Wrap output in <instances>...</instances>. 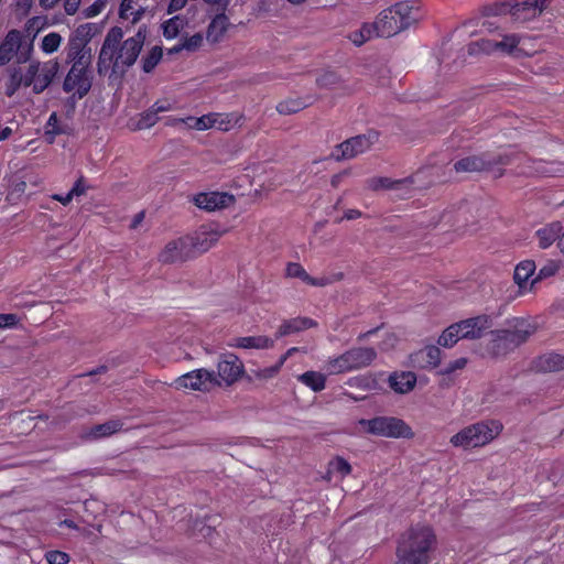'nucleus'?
<instances>
[{
	"label": "nucleus",
	"instance_id": "obj_1",
	"mask_svg": "<svg viewBox=\"0 0 564 564\" xmlns=\"http://www.w3.org/2000/svg\"><path fill=\"white\" fill-rule=\"evenodd\" d=\"M147 36L145 26H140L138 32L127 40L123 39V31L119 26L111 28L101 45L97 72L100 76L106 75L111 68L112 73H126L135 62L143 47Z\"/></svg>",
	"mask_w": 564,
	"mask_h": 564
},
{
	"label": "nucleus",
	"instance_id": "obj_2",
	"mask_svg": "<svg viewBox=\"0 0 564 564\" xmlns=\"http://www.w3.org/2000/svg\"><path fill=\"white\" fill-rule=\"evenodd\" d=\"M435 546L436 536L430 527H413L399 541L398 561L402 564H430Z\"/></svg>",
	"mask_w": 564,
	"mask_h": 564
},
{
	"label": "nucleus",
	"instance_id": "obj_3",
	"mask_svg": "<svg viewBox=\"0 0 564 564\" xmlns=\"http://www.w3.org/2000/svg\"><path fill=\"white\" fill-rule=\"evenodd\" d=\"M419 19V9L410 1H402L382 10L377 17V35L390 37L408 29Z\"/></svg>",
	"mask_w": 564,
	"mask_h": 564
},
{
	"label": "nucleus",
	"instance_id": "obj_4",
	"mask_svg": "<svg viewBox=\"0 0 564 564\" xmlns=\"http://www.w3.org/2000/svg\"><path fill=\"white\" fill-rule=\"evenodd\" d=\"M534 333L535 327L531 323L518 319L511 328L490 332L488 350L495 356L505 355L525 343Z\"/></svg>",
	"mask_w": 564,
	"mask_h": 564
},
{
	"label": "nucleus",
	"instance_id": "obj_5",
	"mask_svg": "<svg viewBox=\"0 0 564 564\" xmlns=\"http://www.w3.org/2000/svg\"><path fill=\"white\" fill-rule=\"evenodd\" d=\"M502 430L497 421L478 422L471 424L451 437V444L455 447L471 448L484 446L491 442Z\"/></svg>",
	"mask_w": 564,
	"mask_h": 564
},
{
	"label": "nucleus",
	"instance_id": "obj_6",
	"mask_svg": "<svg viewBox=\"0 0 564 564\" xmlns=\"http://www.w3.org/2000/svg\"><path fill=\"white\" fill-rule=\"evenodd\" d=\"M377 358V351L371 347H354L344 354L329 358L325 369L329 375L350 372L366 368Z\"/></svg>",
	"mask_w": 564,
	"mask_h": 564
},
{
	"label": "nucleus",
	"instance_id": "obj_7",
	"mask_svg": "<svg viewBox=\"0 0 564 564\" xmlns=\"http://www.w3.org/2000/svg\"><path fill=\"white\" fill-rule=\"evenodd\" d=\"M358 425L365 432L380 437L412 438L414 436L412 429L403 420L394 416L361 419L358 421Z\"/></svg>",
	"mask_w": 564,
	"mask_h": 564
},
{
	"label": "nucleus",
	"instance_id": "obj_8",
	"mask_svg": "<svg viewBox=\"0 0 564 564\" xmlns=\"http://www.w3.org/2000/svg\"><path fill=\"white\" fill-rule=\"evenodd\" d=\"M90 24L79 25L69 36L66 46V63L76 65H91L93 54L88 45L91 34Z\"/></svg>",
	"mask_w": 564,
	"mask_h": 564
},
{
	"label": "nucleus",
	"instance_id": "obj_9",
	"mask_svg": "<svg viewBox=\"0 0 564 564\" xmlns=\"http://www.w3.org/2000/svg\"><path fill=\"white\" fill-rule=\"evenodd\" d=\"M91 65H76L70 64V68L66 74L63 82V90L65 93H73L72 98H84L93 86Z\"/></svg>",
	"mask_w": 564,
	"mask_h": 564
},
{
	"label": "nucleus",
	"instance_id": "obj_10",
	"mask_svg": "<svg viewBox=\"0 0 564 564\" xmlns=\"http://www.w3.org/2000/svg\"><path fill=\"white\" fill-rule=\"evenodd\" d=\"M379 133L375 130H370L365 134L352 137L340 144H338L335 151L332 153V158L336 161L350 160L359 154H362L370 150V148L378 142Z\"/></svg>",
	"mask_w": 564,
	"mask_h": 564
},
{
	"label": "nucleus",
	"instance_id": "obj_11",
	"mask_svg": "<svg viewBox=\"0 0 564 564\" xmlns=\"http://www.w3.org/2000/svg\"><path fill=\"white\" fill-rule=\"evenodd\" d=\"M245 372L242 361L235 354L227 352L219 357L217 364L216 381L217 387H230L237 382Z\"/></svg>",
	"mask_w": 564,
	"mask_h": 564
},
{
	"label": "nucleus",
	"instance_id": "obj_12",
	"mask_svg": "<svg viewBox=\"0 0 564 564\" xmlns=\"http://www.w3.org/2000/svg\"><path fill=\"white\" fill-rule=\"evenodd\" d=\"M214 381H216L215 371L200 368L180 376L173 384L178 390L208 391L212 387H215Z\"/></svg>",
	"mask_w": 564,
	"mask_h": 564
},
{
	"label": "nucleus",
	"instance_id": "obj_13",
	"mask_svg": "<svg viewBox=\"0 0 564 564\" xmlns=\"http://www.w3.org/2000/svg\"><path fill=\"white\" fill-rule=\"evenodd\" d=\"M509 163L510 160L508 156L499 155L497 158H489L486 154L471 155L456 161L454 164V170L457 173L482 172L491 169L496 164Z\"/></svg>",
	"mask_w": 564,
	"mask_h": 564
},
{
	"label": "nucleus",
	"instance_id": "obj_14",
	"mask_svg": "<svg viewBox=\"0 0 564 564\" xmlns=\"http://www.w3.org/2000/svg\"><path fill=\"white\" fill-rule=\"evenodd\" d=\"M456 326H459L458 332L463 339H478L492 327V319L484 314L460 321Z\"/></svg>",
	"mask_w": 564,
	"mask_h": 564
},
{
	"label": "nucleus",
	"instance_id": "obj_15",
	"mask_svg": "<svg viewBox=\"0 0 564 564\" xmlns=\"http://www.w3.org/2000/svg\"><path fill=\"white\" fill-rule=\"evenodd\" d=\"M191 257L189 240L186 237H182L166 243L159 254V261L162 263H175L186 261Z\"/></svg>",
	"mask_w": 564,
	"mask_h": 564
},
{
	"label": "nucleus",
	"instance_id": "obj_16",
	"mask_svg": "<svg viewBox=\"0 0 564 564\" xmlns=\"http://www.w3.org/2000/svg\"><path fill=\"white\" fill-rule=\"evenodd\" d=\"M527 37L519 34H505L500 40H495L496 53L501 55L521 58L528 56L529 53L524 50Z\"/></svg>",
	"mask_w": 564,
	"mask_h": 564
},
{
	"label": "nucleus",
	"instance_id": "obj_17",
	"mask_svg": "<svg viewBox=\"0 0 564 564\" xmlns=\"http://www.w3.org/2000/svg\"><path fill=\"white\" fill-rule=\"evenodd\" d=\"M221 232L209 227H202L195 231L192 236L186 238L189 240V250L194 252L203 253L208 251L219 240Z\"/></svg>",
	"mask_w": 564,
	"mask_h": 564
},
{
	"label": "nucleus",
	"instance_id": "obj_18",
	"mask_svg": "<svg viewBox=\"0 0 564 564\" xmlns=\"http://www.w3.org/2000/svg\"><path fill=\"white\" fill-rule=\"evenodd\" d=\"M194 202L197 207L212 212L231 205L235 197L227 193L210 192L198 194Z\"/></svg>",
	"mask_w": 564,
	"mask_h": 564
},
{
	"label": "nucleus",
	"instance_id": "obj_19",
	"mask_svg": "<svg viewBox=\"0 0 564 564\" xmlns=\"http://www.w3.org/2000/svg\"><path fill=\"white\" fill-rule=\"evenodd\" d=\"M410 359L413 367L432 369L441 362V349L434 345H429L412 354Z\"/></svg>",
	"mask_w": 564,
	"mask_h": 564
},
{
	"label": "nucleus",
	"instance_id": "obj_20",
	"mask_svg": "<svg viewBox=\"0 0 564 564\" xmlns=\"http://www.w3.org/2000/svg\"><path fill=\"white\" fill-rule=\"evenodd\" d=\"M550 2L551 0H528L517 4L513 8L512 14L520 21L533 20L542 14Z\"/></svg>",
	"mask_w": 564,
	"mask_h": 564
},
{
	"label": "nucleus",
	"instance_id": "obj_21",
	"mask_svg": "<svg viewBox=\"0 0 564 564\" xmlns=\"http://www.w3.org/2000/svg\"><path fill=\"white\" fill-rule=\"evenodd\" d=\"M22 35L18 30H11L0 44V66H4L12 61L21 47Z\"/></svg>",
	"mask_w": 564,
	"mask_h": 564
},
{
	"label": "nucleus",
	"instance_id": "obj_22",
	"mask_svg": "<svg viewBox=\"0 0 564 564\" xmlns=\"http://www.w3.org/2000/svg\"><path fill=\"white\" fill-rule=\"evenodd\" d=\"M228 346L241 349H269L274 346V340L264 335L236 337Z\"/></svg>",
	"mask_w": 564,
	"mask_h": 564
},
{
	"label": "nucleus",
	"instance_id": "obj_23",
	"mask_svg": "<svg viewBox=\"0 0 564 564\" xmlns=\"http://www.w3.org/2000/svg\"><path fill=\"white\" fill-rule=\"evenodd\" d=\"M389 387L397 393L412 391L416 384V376L412 371L393 372L389 377Z\"/></svg>",
	"mask_w": 564,
	"mask_h": 564
},
{
	"label": "nucleus",
	"instance_id": "obj_24",
	"mask_svg": "<svg viewBox=\"0 0 564 564\" xmlns=\"http://www.w3.org/2000/svg\"><path fill=\"white\" fill-rule=\"evenodd\" d=\"M58 63L56 61H48L40 63V72L36 75V83L34 84V94L43 93L53 82L57 72Z\"/></svg>",
	"mask_w": 564,
	"mask_h": 564
},
{
	"label": "nucleus",
	"instance_id": "obj_25",
	"mask_svg": "<svg viewBox=\"0 0 564 564\" xmlns=\"http://www.w3.org/2000/svg\"><path fill=\"white\" fill-rule=\"evenodd\" d=\"M72 128L68 123L58 119L56 112H52L44 126V139L48 144L54 143L55 138L62 134H70Z\"/></svg>",
	"mask_w": 564,
	"mask_h": 564
},
{
	"label": "nucleus",
	"instance_id": "obj_26",
	"mask_svg": "<svg viewBox=\"0 0 564 564\" xmlns=\"http://www.w3.org/2000/svg\"><path fill=\"white\" fill-rule=\"evenodd\" d=\"M530 172L540 176H564V163L557 161L532 160Z\"/></svg>",
	"mask_w": 564,
	"mask_h": 564
},
{
	"label": "nucleus",
	"instance_id": "obj_27",
	"mask_svg": "<svg viewBox=\"0 0 564 564\" xmlns=\"http://www.w3.org/2000/svg\"><path fill=\"white\" fill-rule=\"evenodd\" d=\"M315 325L316 322L308 317H296L284 321L276 332V338L302 332Z\"/></svg>",
	"mask_w": 564,
	"mask_h": 564
},
{
	"label": "nucleus",
	"instance_id": "obj_28",
	"mask_svg": "<svg viewBox=\"0 0 564 564\" xmlns=\"http://www.w3.org/2000/svg\"><path fill=\"white\" fill-rule=\"evenodd\" d=\"M145 13V7L135 0H122L119 15L123 20H130L132 24L139 22Z\"/></svg>",
	"mask_w": 564,
	"mask_h": 564
},
{
	"label": "nucleus",
	"instance_id": "obj_29",
	"mask_svg": "<svg viewBox=\"0 0 564 564\" xmlns=\"http://www.w3.org/2000/svg\"><path fill=\"white\" fill-rule=\"evenodd\" d=\"M229 26V20L225 13L217 14L208 25L207 40L210 42H218L226 33Z\"/></svg>",
	"mask_w": 564,
	"mask_h": 564
},
{
	"label": "nucleus",
	"instance_id": "obj_30",
	"mask_svg": "<svg viewBox=\"0 0 564 564\" xmlns=\"http://www.w3.org/2000/svg\"><path fill=\"white\" fill-rule=\"evenodd\" d=\"M562 226L560 223H552L536 231L539 246L543 249L550 247L555 240L560 239Z\"/></svg>",
	"mask_w": 564,
	"mask_h": 564
},
{
	"label": "nucleus",
	"instance_id": "obj_31",
	"mask_svg": "<svg viewBox=\"0 0 564 564\" xmlns=\"http://www.w3.org/2000/svg\"><path fill=\"white\" fill-rule=\"evenodd\" d=\"M536 368L540 371H560L564 369V356L560 354H546L541 356L536 361Z\"/></svg>",
	"mask_w": 564,
	"mask_h": 564
},
{
	"label": "nucleus",
	"instance_id": "obj_32",
	"mask_svg": "<svg viewBox=\"0 0 564 564\" xmlns=\"http://www.w3.org/2000/svg\"><path fill=\"white\" fill-rule=\"evenodd\" d=\"M219 119H220V115L209 113V115H204L199 118L188 117L186 120L180 119L177 121L182 122V123H186L191 128H194L196 130L203 131V130H207V129L216 127Z\"/></svg>",
	"mask_w": 564,
	"mask_h": 564
},
{
	"label": "nucleus",
	"instance_id": "obj_33",
	"mask_svg": "<svg viewBox=\"0 0 564 564\" xmlns=\"http://www.w3.org/2000/svg\"><path fill=\"white\" fill-rule=\"evenodd\" d=\"M366 184L367 187L372 191H378L380 188L397 189L404 185L412 184V181L410 178L391 180L388 177H371L367 180Z\"/></svg>",
	"mask_w": 564,
	"mask_h": 564
},
{
	"label": "nucleus",
	"instance_id": "obj_34",
	"mask_svg": "<svg viewBox=\"0 0 564 564\" xmlns=\"http://www.w3.org/2000/svg\"><path fill=\"white\" fill-rule=\"evenodd\" d=\"M535 271V263L532 260H524L520 262L514 269V282L520 288H525L530 278Z\"/></svg>",
	"mask_w": 564,
	"mask_h": 564
},
{
	"label": "nucleus",
	"instance_id": "obj_35",
	"mask_svg": "<svg viewBox=\"0 0 564 564\" xmlns=\"http://www.w3.org/2000/svg\"><path fill=\"white\" fill-rule=\"evenodd\" d=\"M297 380L311 388L314 392H319L325 389L326 377L317 371H306L297 377Z\"/></svg>",
	"mask_w": 564,
	"mask_h": 564
},
{
	"label": "nucleus",
	"instance_id": "obj_36",
	"mask_svg": "<svg viewBox=\"0 0 564 564\" xmlns=\"http://www.w3.org/2000/svg\"><path fill=\"white\" fill-rule=\"evenodd\" d=\"M312 102H307L305 99L296 97V98H288L285 100L280 101L276 105V111L280 115L289 116L296 113L304 108L308 107Z\"/></svg>",
	"mask_w": 564,
	"mask_h": 564
},
{
	"label": "nucleus",
	"instance_id": "obj_37",
	"mask_svg": "<svg viewBox=\"0 0 564 564\" xmlns=\"http://www.w3.org/2000/svg\"><path fill=\"white\" fill-rule=\"evenodd\" d=\"M122 429V423L118 420L108 421L98 424L90 430L89 436L94 440L110 436Z\"/></svg>",
	"mask_w": 564,
	"mask_h": 564
},
{
	"label": "nucleus",
	"instance_id": "obj_38",
	"mask_svg": "<svg viewBox=\"0 0 564 564\" xmlns=\"http://www.w3.org/2000/svg\"><path fill=\"white\" fill-rule=\"evenodd\" d=\"M467 53L470 56H477L480 54H485V55L496 54L495 40L480 39L478 41L471 42L467 46Z\"/></svg>",
	"mask_w": 564,
	"mask_h": 564
},
{
	"label": "nucleus",
	"instance_id": "obj_39",
	"mask_svg": "<svg viewBox=\"0 0 564 564\" xmlns=\"http://www.w3.org/2000/svg\"><path fill=\"white\" fill-rule=\"evenodd\" d=\"M456 323L448 326L442 335L438 337L437 344L442 347L451 348L453 347L459 339H463Z\"/></svg>",
	"mask_w": 564,
	"mask_h": 564
},
{
	"label": "nucleus",
	"instance_id": "obj_40",
	"mask_svg": "<svg viewBox=\"0 0 564 564\" xmlns=\"http://www.w3.org/2000/svg\"><path fill=\"white\" fill-rule=\"evenodd\" d=\"M163 52L160 46L152 47L142 58V69L144 73H151L162 59Z\"/></svg>",
	"mask_w": 564,
	"mask_h": 564
},
{
	"label": "nucleus",
	"instance_id": "obj_41",
	"mask_svg": "<svg viewBox=\"0 0 564 564\" xmlns=\"http://www.w3.org/2000/svg\"><path fill=\"white\" fill-rule=\"evenodd\" d=\"M63 37L56 32H51L42 39L41 50L46 54L56 52L62 44Z\"/></svg>",
	"mask_w": 564,
	"mask_h": 564
},
{
	"label": "nucleus",
	"instance_id": "obj_42",
	"mask_svg": "<svg viewBox=\"0 0 564 564\" xmlns=\"http://www.w3.org/2000/svg\"><path fill=\"white\" fill-rule=\"evenodd\" d=\"M158 115L159 113L152 107H150L148 110L140 113L135 122V129L143 130L153 127L159 120Z\"/></svg>",
	"mask_w": 564,
	"mask_h": 564
},
{
	"label": "nucleus",
	"instance_id": "obj_43",
	"mask_svg": "<svg viewBox=\"0 0 564 564\" xmlns=\"http://www.w3.org/2000/svg\"><path fill=\"white\" fill-rule=\"evenodd\" d=\"M560 264L557 261L549 260L539 270L536 276L531 281L530 289L540 280L551 278L557 273Z\"/></svg>",
	"mask_w": 564,
	"mask_h": 564
},
{
	"label": "nucleus",
	"instance_id": "obj_44",
	"mask_svg": "<svg viewBox=\"0 0 564 564\" xmlns=\"http://www.w3.org/2000/svg\"><path fill=\"white\" fill-rule=\"evenodd\" d=\"M23 85L22 72L20 68H13L6 86V95L12 97Z\"/></svg>",
	"mask_w": 564,
	"mask_h": 564
},
{
	"label": "nucleus",
	"instance_id": "obj_45",
	"mask_svg": "<svg viewBox=\"0 0 564 564\" xmlns=\"http://www.w3.org/2000/svg\"><path fill=\"white\" fill-rule=\"evenodd\" d=\"M183 21L178 17L171 18L163 24V35L166 39H174L180 33Z\"/></svg>",
	"mask_w": 564,
	"mask_h": 564
},
{
	"label": "nucleus",
	"instance_id": "obj_46",
	"mask_svg": "<svg viewBox=\"0 0 564 564\" xmlns=\"http://www.w3.org/2000/svg\"><path fill=\"white\" fill-rule=\"evenodd\" d=\"M203 43V36L199 33H196L189 37H186L181 44L176 45L173 51L180 52L182 50H186L189 52L196 51Z\"/></svg>",
	"mask_w": 564,
	"mask_h": 564
},
{
	"label": "nucleus",
	"instance_id": "obj_47",
	"mask_svg": "<svg viewBox=\"0 0 564 564\" xmlns=\"http://www.w3.org/2000/svg\"><path fill=\"white\" fill-rule=\"evenodd\" d=\"M329 471L337 473L344 478L351 473V466L345 458L338 456L329 463Z\"/></svg>",
	"mask_w": 564,
	"mask_h": 564
},
{
	"label": "nucleus",
	"instance_id": "obj_48",
	"mask_svg": "<svg viewBox=\"0 0 564 564\" xmlns=\"http://www.w3.org/2000/svg\"><path fill=\"white\" fill-rule=\"evenodd\" d=\"M40 62H32L25 74H22L23 78V86L30 87L32 86V89L34 90V84L36 83V75L40 72Z\"/></svg>",
	"mask_w": 564,
	"mask_h": 564
},
{
	"label": "nucleus",
	"instance_id": "obj_49",
	"mask_svg": "<svg viewBox=\"0 0 564 564\" xmlns=\"http://www.w3.org/2000/svg\"><path fill=\"white\" fill-rule=\"evenodd\" d=\"M286 275L291 278H299L303 282L308 279V273L304 270V268L300 263L290 262L286 267Z\"/></svg>",
	"mask_w": 564,
	"mask_h": 564
},
{
	"label": "nucleus",
	"instance_id": "obj_50",
	"mask_svg": "<svg viewBox=\"0 0 564 564\" xmlns=\"http://www.w3.org/2000/svg\"><path fill=\"white\" fill-rule=\"evenodd\" d=\"M45 557L48 564H67L69 561L68 554L61 551H50Z\"/></svg>",
	"mask_w": 564,
	"mask_h": 564
},
{
	"label": "nucleus",
	"instance_id": "obj_51",
	"mask_svg": "<svg viewBox=\"0 0 564 564\" xmlns=\"http://www.w3.org/2000/svg\"><path fill=\"white\" fill-rule=\"evenodd\" d=\"M19 323L15 314H0V328L14 327Z\"/></svg>",
	"mask_w": 564,
	"mask_h": 564
},
{
	"label": "nucleus",
	"instance_id": "obj_52",
	"mask_svg": "<svg viewBox=\"0 0 564 564\" xmlns=\"http://www.w3.org/2000/svg\"><path fill=\"white\" fill-rule=\"evenodd\" d=\"M466 366V359L459 358L454 361H451L441 372L443 375H449L454 372L455 370L463 369Z\"/></svg>",
	"mask_w": 564,
	"mask_h": 564
},
{
	"label": "nucleus",
	"instance_id": "obj_53",
	"mask_svg": "<svg viewBox=\"0 0 564 564\" xmlns=\"http://www.w3.org/2000/svg\"><path fill=\"white\" fill-rule=\"evenodd\" d=\"M336 75L333 73H325L316 79L319 87H329L336 83Z\"/></svg>",
	"mask_w": 564,
	"mask_h": 564
},
{
	"label": "nucleus",
	"instance_id": "obj_54",
	"mask_svg": "<svg viewBox=\"0 0 564 564\" xmlns=\"http://www.w3.org/2000/svg\"><path fill=\"white\" fill-rule=\"evenodd\" d=\"M376 26L377 20L373 23H364L359 31L364 33L367 40H370L373 36H378Z\"/></svg>",
	"mask_w": 564,
	"mask_h": 564
},
{
	"label": "nucleus",
	"instance_id": "obj_55",
	"mask_svg": "<svg viewBox=\"0 0 564 564\" xmlns=\"http://www.w3.org/2000/svg\"><path fill=\"white\" fill-rule=\"evenodd\" d=\"M86 193V186L84 184L83 177L78 178L76 183L73 185V187L69 189V194L73 196H80Z\"/></svg>",
	"mask_w": 564,
	"mask_h": 564
},
{
	"label": "nucleus",
	"instance_id": "obj_56",
	"mask_svg": "<svg viewBox=\"0 0 564 564\" xmlns=\"http://www.w3.org/2000/svg\"><path fill=\"white\" fill-rule=\"evenodd\" d=\"M348 175H350V170H344L340 173L333 175L330 180L332 186L337 187L341 183L343 178Z\"/></svg>",
	"mask_w": 564,
	"mask_h": 564
},
{
	"label": "nucleus",
	"instance_id": "obj_57",
	"mask_svg": "<svg viewBox=\"0 0 564 564\" xmlns=\"http://www.w3.org/2000/svg\"><path fill=\"white\" fill-rule=\"evenodd\" d=\"M152 108H153L158 113H160V112L170 111V110L172 109V105H171L169 101H166V100H164V101L159 100V101H156V102L152 106Z\"/></svg>",
	"mask_w": 564,
	"mask_h": 564
},
{
	"label": "nucleus",
	"instance_id": "obj_58",
	"mask_svg": "<svg viewBox=\"0 0 564 564\" xmlns=\"http://www.w3.org/2000/svg\"><path fill=\"white\" fill-rule=\"evenodd\" d=\"M305 283L313 285V286H325L329 283V280L327 278H321V279L312 278L308 274V279H306Z\"/></svg>",
	"mask_w": 564,
	"mask_h": 564
},
{
	"label": "nucleus",
	"instance_id": "obj_59",
	"mask_svg": "<svg viewBox=\"0 0 564 564\" xmlns=\"http://www.w3.org/2000/svg\"><path fill=\"white\" fill-rule=\"evenodd\" d=\"M186 2L187 0H171L167 12L173 13L175 11L181 10L186 4Z\"/></svg>",
	"mask_w": 564,
	"mask_h": 564
},
{
	"label": "nucleus",
	"instance_id": "obj_60",
	"mask_svg": "<svg viewBox=\"0 0 564 564\" xmlns=\"http://www.w3.org/2000/svg\"><path fill=\"white\" fill-rule=\"evenodd\" d=\"M350 40L352 41L354 44L356 45H361L364 44L365 42H367L368 40L366 39V36L364 35V33H361L359 30L358 31H355L350 34Z\"/></svg>",
	"mask_w": 564,
	"mask_h": 564
},
{
	"label": "nucleus",
	"instance_id": "obj_61",
	"mask_svg": "<svg viewBox=\"0 0 564 564\" xmlns=\"http://www.w3.org/2000/svg\"><path fill=\"white\" fill-rule=\"evenodd\" d=\"M52 198L54 200H57L61 204H63L64 206L68 205L72 199H73V196L69 194V192L66 194V195H61V194H54L52 196Z\"/></svg>",
	"mask_w": 564,
	"mask_h": 564
},
{
	"label": "nucleus",
	"instance_id": "obj_62",
	"mask_svg": "<svg viewBox=\"0 0 564 564\" xmlns=\"http://www.w3.org/2000/svg\"><path fill=\"white\" fill-rule=\"evenodd\" d=\"M361 216V213L358 209H348L345 212L344 217L348 220L357 219Z\"/></svg>",
	"mask_w": 564,
	"mask_h": 564
},
{
	"label": "nucleus",
	"instance_id": "obj_63",
	"mask_svg": "<svg viewBox=\"0 0 564 564\" xmlns=\"http://www.w3.org/2000/svg\"><path fill=\"white\" fill-rule=\"evenodd\" d=\"M77 6L78 4L76 2L72 3V2L67 1L65 3V11L67 12V14H70V15L75 14V12L77 11Z\"/></svg>",
	"mask_w": 564,
	"mask_h": 564
},
{
	"label": "nucleus",
	"instance_id": "obj_64",
	"mask_svg": "<svg viewBox=\"0 0 564 564\" xmlns=\"http://www.w3.org/2000/svg\"><path fill=\"white\" fill-rule=\"evenodd\" d=\"M26 187V183L24 181H19L13 184V191L18 193H24Z\"/></svg>",
	"mask_w": 564,
	"mask_h": 564
}]
</instances>
